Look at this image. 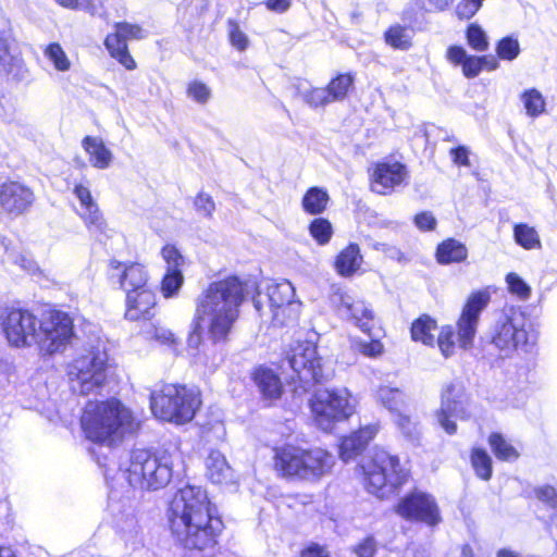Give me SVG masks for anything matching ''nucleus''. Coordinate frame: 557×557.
<instances>
[{"mask_svg":"<svg viewBox=\"0 0 557 557\" xmlns=\"http://www.w3.org/2000/svg\"><path fill=\"white\" fill-rule=\"evenodd\" d=\"M536 498L548 505L554 512L549 518V522L546 525V530L552 537H556L555 529H557V490L548 484L537 486L534 490Z\"/></svg>","mask_w":557,"mask_h":557,"instance_id":"obj_36","label":"nucleus"},{"mask_svg":"<svg viewBox=\"0 0 557 557\" xmlns=\"http://www.w3.org/2000/svg\"><path fill=\"white\" fill-rule=\"evenodd\" d=\"M454 0H416L417 5L425 12H442L450 7Z\"/></svg>","mask_w":557,"mask_h":557,"instance_id":"obj_60","label":"nucleus"},{"mask_svg":"<svg viewBox=\"0 0 557 557\" xmlns=\"http://www.w3.org/2000/svg\"><path fill=\"white\" fill-rule=\"evenodd\" d=\"M377 397L382 405L388 409L393 417L405 410V394L395 387L381 386L377 391Z\"/></svg>","mask_w":557,"mask_h":557,"instance_id":"obj_37","label":"nucleus"},{"mask_svg":"<svg viewBox=\"0 0 557 557\" xmlns=\"http://www.w3.org/2000/svg\"><path fill=\"white\" fill-rule=\"evenodd\" d=\"M302 459L300 479L307 481L319 480L329 473L334 465L333 455L322 448L305 449Z\"/></svg>","mask_w":557,"mask_h":557,"instance_id":"obj_22","label":"nucleus"},{"mask_svg":"<svg viewBox=\"0 0 557 557\" xmlns=\"http://www.w3.org/2000/svg\"><path fill=\"white\" fill-rule=\"evenodd\" d=\"M73 349L79 354L72 361V376H76L79 394H98L107 381L108 356L99 326L78 314L72 315ZM72 389H76L73 384Z\"/></svg>","mask_w":557,"mask_h":557,"instance_id":"obj_4","label":"nucleus"},{"mask_svg":"<svg viewBox=\"0 0 557 557\" xmlns=\"http://www.w3.org/2000/svg\"><path fill=\"white\" fill-rule=\"evenodd\" d=\"M331 301L337 307L339 313L352 321L363 333H370L374 313L363 300L355 299L346 292L337 290L332 295Z\"/></svg>","mask_w":557,"mask_h":557,"instance_id":"obj_16","label":"nucleus"},{"mask_svg":"<svg viewBox=\"0 0 557 557\" xmlns=\"http://www.w3.org/2000/svg\"><path fill=\"white\" fill-rule=\"evenodd\" d=\"M110 277H117L121 287L128 295V290L134 293L139 289L147 288L148 275L145 268L140 263L123 264L120 261L112 260L110 262Z\"/></svg>","mask_w":557,"mask_h":557,"instance_id":"obj_19","label":"nucleus"},{"mask_svg":"<svg viewBox=\"0 0 557 557\" xmlns=\"http://www.w3.org/2000/svg\"><path fill=\"white\" fill-rule=\"evenodd\" d=\"M414 224L421 231H432L436 226V219L431 212L424 211L414 216Z\"/></svg>","mask_w":557,"mask_h":557,"instance_id":"obj_62","label":"nucleus"},{"mask_svg":"<svg viewBox=\"0 0 557 557\" xmlns=\"http://www.w3.org/2000/svg\"><path fill=\"white\" fill-rule=\"evenodd\" d=\"M33 201V191L20 183L10 182L0 188V206L10 214L23 213Z\"/></svg>","mask_w":557,"mask_h":557,"instance_id":"obj_20","label":"nucleus"},{"mask_svg":"<svg viewBox=\"0 0 557 557\" xmlns=\"http://www.w3.org/2000/svg\"><path fill=\"white\" fill-rule=\"evenodd\" d=\"M385 42L398 50H408L411 47V37L406 27L396 24L388 27L384 33Z\"/></svg>","mask_w":557,"mask_h":557,"instance_id":"obj_42","label":"nucleus"},{"mask_svg":"<svg viewBox=\"0 0 557 557\" xmlns=\"http://www.w3.org/2000/svg\"><path fill=\"white\" fill-rule=\"evenodd\" d=\"M170 530L190 550H206L218 543L224 524L201 486L187 484L174 495L168 509Z\"/></svg>","mask_w":557,"mask_h":557,"instance_id":"obj_1","label":"nucleus"},{"mask_svg":"<svg viewBox=\"0 0 557 557\" xmlns=\"http://www.w3.org/2000/svg\"><path fill=\"white\" fill-rule=\"evenodd\" d=\"M20 66L21 60L11 54L7 40L0 37V74H13Z\"/></svg>","mask_w":557,"mask_h":557,"instance_id":"obj_49","label":"nucleus"},{"mask_svg":"<svg viewBox=\"0 0 557 557\" xmlns=\"http://www.w3.org/2000/svg\"><path fill=\"white\" fill-rule=\"evenodd\" d=\"M354 84V76L350 74H338L326 86L332 102L342 101L346 98L348 90Z\"/></svg>","mask_w":557,"mask_h":557,"instance_id":"obj_43","label":"nucleus"},{"mask_svg":"<svg viewBox=\"0 0 557 557\" xmlns=\"http://www.w3.org/2000/svg\"><path fill=\"white\" fill-rule=\"evenodd\" d=\"M513 238L519 246L527 250L541 247V240L536 230L527 223L515 224Z\"/></svg>","mask_w":557,"mask_h":557,"instance_id":"obj_40","label":"nucleus"},{"mask_svg":"<svg viewBox=\"0 0 557 557\" xmlns=\"http://www.w3.org/2000/svg\"><path fill=\"white\" fill-rule=\"evenodd\" d=\"M248 295V285L236 275L214 281L198 296L194 334L199 337L202 323L214 342L225 341L239 317V308Z\"/></svg>","mask_w":557,"mask_h":557,"instance_id":"obj_3","label":"nucleus"},{"mask_svg":"<svg viewBox=\"0 0 557 557\" xmlns=\"http://www.w3.org/2000/svg\"><path fill=\"white\" fill-rule=\"evenodd\" d=\"M520 99L528 116L535 119L545 112L546 100L542 92L536 88L525 89L521 94Z\"/></svg>","mask_w":557,"mask_h":557,"instance_id":"obj_39","label":"nucleus"},{"mask_svg":"<svg viewBox=\"0 0 557 557\" xmlns=\"http://www.w3.org/2000/svg\"><path fill=\"white\" fill-rule=\"evenodd\" d=\"M407 175L406 166L399 162H380L372 173L371 189L380 195L391 193Z\"/></svg>","mask_w":557,"mask_h":557,"instance_id":"obj_18","label":"nucleus"},{"mask_svg":"<svg viewBox=\"0 0 557 557\" xmlns=\"http://www.w3.org/2000/svg\"><path fill=\"white\" fill-rule=\"evenodd\" d=\"M154 305L156 295L149 287L139 289L136 293L128 290V295H126L125 318L131 321L149 319L152 315L151 310Z\"/></svg>","mask_w":557,"mask_h":557,"instance_id":"obj_24","label":"nucleus"},{"mask_svg":"<svg viewBox=\"0 0 557 557\" xmlns=\"http://www.w3.org/2000/svg\"><path fill=\"white\" fill-rule=\"evenodd\" d=\"M309 406L315 424L325 432L331 431L335 423L347 420L355 411L347 388L318 389L311 396Z\"/></svg>","mask_w":557,"mask_h":557,"instance_id":"obj_10","label":"nucleus"},{"mask_svg":"<svg viewBox=\"0 0 557 557\" xmlns=\"http://www.w3.org/2000/svg\"><path fill=\"white\" fill-rule=\"evenodd\" d=\"M471 466L476 474L483 481H488L493 474L492 458L483 448L475 447L471 450Z\"/></svg>","mask_w":557,"mask_h":557,"instance_id":"obj_41","label":"nucleus"},{"mask_svg":"<svg viewBox=\"0 0 557 557\" xmlns=\"http://www.w3.org/2000/svg\"><path fill=\"white\" fill-rule=\"evenodd\" d=\"M187 96L199 104H206L211 98V89L200 81H193L187 86Z\"/></svg>","mask_w":557,"mask_h":557,"instance_id":"obj_53","label":"nucleus"},{"mask_svg":"<svg viewBox=\"0 0 557 557\" xmlns=\"http://www.w3.org/2000/svg\"><path fill=\"white\" fill-rule=\"evenodd\" d=\"M330 201L327 191L318 186H313L307 189L302 199L301 206L306 213L311 215H318L324 212Z\"/></svg>","mask_w":557,"mask_h":557,"instance_id":"obj_33","label":"nucleus"},{"mask_svg":"<svg viewBox=\"0 0 557 557\" xmlns=\"http://www.w3.org/2000/svg\"><path fill=\"white\" fill-rule=\"evenodd\" d=\"M201 404L199 393L180 384H163L150 394L151 411L158 419L184 424L196 414Z\"/></svg>","mask_w":557,"mask_h":557,"instance_id":"obj_8","label":"nucleus"},{"mask_svg":"<svg viewBox=\"0 0 557 557\" xmlns=\"http://www.w3.org/2000/svg\"><path fill=\"white\" fill-rule=\"evenodd\" d=\"M487 442L492 453L500 461L512 462L520 456L518 449L499 432H492Z\"/></svg>","mask_w":557,"mask_h":557,"instance_id":"obj_34","label":"nucleus"},{"mask_svg":"<svg viewBox=\"0 0 557 557\" xmlns=\"http://www.w3.org/2000/svg\"><path fill=\"white\" fill-rule=\"evenodd\" d=\"M496 53L500 60L512 61L520 53V44L513 36H506L498 40Z\"/></svg>","mask_w":557,"mask_h":557,"instance_id":"obj_47","label":"nucleus"},{"mask_svg":"<svg viewBox=\"0 0 557 557\" xmlns=\"http://www.w3.org/2000/svg\"><path fill=\"white\" fill-rule=\"evenodd\" d=\"M82 147L89 157L90 164L99 170L108 169L113 161L112 151L104 145L102 138L97 136H85Z\"/></svg>","mask_w":557,"mask_h":557,"instance_id":"obj_27","label":"nucleus"},{"mask_svg":"<svg viewBox=\"0 0 557 557\" xmlns=\"http://www.w3.org/2000/svg\"><path fill=\"white\" fill-rule=\"evenodd\" d=\"M396 512L404 519L424 522L430 527L442 521L435 498L428 493L413 491L399 499Z\"/></svg>","mask_w":557,"mask_h":557,"instance_id":"obj_14","label":"nucleus"},{"mask_svg":"<svg viewBox=\"0 0 557 557\" xmlns=\"http://www.w3.org/2000/svg\"><path fill=\"white\" fill-rule=\"evenodd\" d=\"M537 341L534 323L521 307L507 306L496 320L491 343L503 357H510L517 350L529 351Z\"/></svg>","mask_w":557,"mask_h":557,"instance_id":"obj_7","label":"nucleus"},{"mask_svg":"<svg viewBox=\"0 0 557 557\" xmlns=\"http://www.w3.org/2000/svg\"><path fill=\"white\" fill-rule=\"evenodd\" d=\"M394 421L398 430L408 441L413 443L419 440V424L416 420L406 413V410L398 412V414L394 417Z\"/></svg>","mask_w":557,"mask_h":557,"instance_id":"obj_45","label":"nucleus"},{"mask_svg":"<svg viewBox=\"0 0 557 557\" xmlns=\"http://www.w3.org/2000/svg\"><path fill=\"white\" fill-rule=\"evenodd\" d=\"M354 552L357 557H374L376 553V541L374 536H366L354 547Z\"/></svg>","mask_w":557,"mask_h":557,"instance_id":"obj_58","label":"nucleus"},{"mask_svg":"<svg viewBox=\"0 0 557 557\" xmlns=\"http://www.w3.org/2000/svg\"><path fill=\"white\" fill-rule=\"evenodd\" d=\"M359 350L367 357H377L383 352V345L380 341L362 342L359 344Z\"/></svg>","mask_w":557,"mask_h":557,"instance_id":"obj_63","label":"nucleus"},{"mask_svg":"<svg viewBox=\"0 0 557 557\" xmlns=\"http://www.w3.org/2000/svg\"><path fill=\"white\" fill-rule=\"evenodd\" d=\"M481 5L475 0H462L456 8V14L461 20H469L479 11Z\"/></svg>","mask_w":557,"mask_h":557,"instance_id":"obj_59","label":"nucleus"},{"mask_svg":"<svg viewBox=\"0 0 557 557\" xmlns=\"http://www.w3.org/2000/svg\"><path fill=\"white\" fill-rule=\"evenodd\" d=\"M184 276L181 269L168 268L161 282V292L165 298L173 297L181 289Z\"/></svg>","mask_w":557,"mask_h":557,"instance_id":"obj_44","label":"nucleus"},{"mask_svg":"<svg viewBox=\"0 0 557 557\" xmlns=\"http://www.w3.org/2000/svg\"><path fill=\"white\" fill-rule=\"evenodd\" d=\"M207 475L214 484L234 482V473L226 458L219 450H211L206 460Z\"/></svg>","mask_w":557,"mask_h":557,"instance_id":"obj_28","label":"nucleus"},{"mask_svg":"<svg viewBox=\"0 0 557 557\" xmlns=\"http://www.w3.org/2000/svg\"><path fill=\"white\" fill-rule=\"evenodd\" d=\"M437 327L436 321L428 314H422L416 319L410 329L411 338L414 342H421L426 346H434L435 337L433 331Z\"/></svg>","mask_w":557,"mask_h":557,"instance_id":"obj_35","label":"nucleus"},{"mask_svg":"<svg viewBox=\"0 0 557 557\" xmlns=\"http://www.w3.org/2000/svg\"><path fill=\"white\" fill-rule=\"evenodd\" d=\"M491 302L488 288L472 292L462 307L457 321V339L462 349H469L473 345L481 313Z\"/></svg>","mask_w":557,"mask_h":557,"instance_id":"obj_13","label":"nucleus"},{"mask_svg":"<svg viewBox=\"0 0 557 557\" xmlns=\"http://www.w3.org/2000/svg\"><path fill=\"white\" fill-rule=\"evenodd\" d=\"M447 59L456 65H461L462 73L467 78L476 77L482 71V62L484 61V58L469 55L461 46H450L447 49Z\"/></svg>","mask_w":557,"mask_h":557,"instance_id":"obj_30","label":"nucleus"},{"mask_svg":"<svg viewBox=\"0 0 557 557\" xmlns=\"http://www.w3.org/2000/svg\"><path fill=\"white\" fill-rule=\"evenodd\" d=\"M282 367H287L294 372L292 380L298 381L304 389L320 383L323 379L321 358L318 356L315 344L311 341H297L290 345L282 360Z\"/></svg>","mask_w":557,"mask_h":557,"instance_id":"obj_11","label":"nucleus"},{"mask_svg":"<svg viewBox=\"0 0 557 557\" xmlns=\"http://www.w3.org/2000/svg\"><path fill=\"white\" fill-rule=\"evenodd\" d=\"M161 253L164 261L168 263V268L180 269L183 258L176 247L166 245L162 248Z\"/></svg>","mask_w":557,"mask_h":557,"instance_id":"obj_61","label":"nucleus"},{"mask_svg":"<svg viewBox=\"0 0 557 557\" xmlns=\"http://www.w3.org/2000/svg\"><path fill=\"white\" fill-rule=\"evenodd\" d=\"M45 57L54 65L58 71H66L69 69L67 57L59 44H50L44 50Z\"/></svg>","mask_w":557,"mask_h":557,"instance_id":"obj_51","label":"nucleus"},{"mask_svg":"<svg viewBox=\"0 0 557 557\" xmlns=\"http://www.w3.org/2000/svg\"><path fill=\"white\" fill-rule=\"evenodd\" d=\"M376 432V426L369 424L344 437L339 445L341 458L347 462L361 454Z\"/></svg>","mask_w":557,"mask_h":557,"instance_id":"obj_26","label":"nucleus"},{"mask_svg":"<svg viewBox=\"0 0 557 557\" xmlns=\"http://www.w3.org/2000/svg\"><path fill=\"white\" fill-rule=\"evenodd\" d=\"M73 194L79 202L76 212L84 221L88 231L91 234L103 233L106 228V222L97 202L91 195L89 185H84L83 183L76 184L73 189Z\"/></svg>","mask_w":557,"mask_h":557,"instance_id":"obj_17","label":"nucleus"},{"mask_svg":"<svg viewBox=\"0 0 557 557\" xmlns=\"http://www.w3.org/2000/svg\"><path fill=\"white\" fill-rule=\"evenodd\" d=\"M362 263V256L357 244H349L339 251L334 261V268L338 275L343 277L352 276Z\"/></svg>","mask_w":557,"mask_h":557,"instance_id":"obj_29","label":"nucleus"},{"mask_svg":"<svg viewBox=\"0 0 557 557\" xmlns=\"http://www.w3.org/2000/svg\"><path fill=\"white\" fill-rule=\"evenodd\" d=\"M468 397L460 384L449 383L442 392V403L436 417L441 428L449 435L457 432L456 420L468 418Z\"/></svg>","mask_w":557,"mask_h":557,"instance_id":"obj_15","label":"nucleus"},{"mask_svg":"<svg viewBox=\"0 0 557 557\" xmlns=\"http://www.w3.org/2000/svg\"><path fill=\"white\" fill-rule=\"evenodd\" d=\"M364 486L377 498H388L396 494L408 479V471L399 463V458L381 449L362 465Z\"/></svg>","mask_w":557,"mask_h":557,"instance_id":"obj_9","label":"nucleus"},{"mask_svg":"<svg viewBox=\"0 0 557 557\" xmlns=\"http://www.w3.org/2000/svg\"><path fill=\"white\" fill-rule=\"evenodd\" d=\"M297 94L310 108L315 109L332 102L330 92L325 88H313L307 83H300L297 86Z\"/></svg>","mask_w":557,"mask_h":557,"instance_id":"obj_38","label":"nucleus"},{"mask_svg":"<svg viewBox=\"0 0 557 557\" xmlns=\"http://www.w3.org/2000/svg\"><path fill=\"white\" fill-rule=\"evenodd\" d=\"M119 35H122L125 40H140L148 36V32L138 24L128 22H120L115 24Z\"/></svg>","mask_w":557,"mask_h":557,"instance_id":"obj_54","label":"nucleus"},{"mask_svg":"<svg viewBox=\"0 0 557 557\" xmlns=\"http://www.w3.org/2000/svg\"><path fill=\"white\" fill-rule=\"evenodd\" d=\"M0 325L8 344L15 348L37 345L44 355L62 354L70 344V315L46 310L40 320L29 310L8 309L0 315Z\"/></svg>","mask_w":557,"mask_h":557,"instance_id":"obj_2","label":"nucleus"},{"mask_svg":"<svg viewBox=\"0 0 557 557\" xmlns=\"http://www.w3.org/2000/svg\"><path fill=\"white\" fill-rule=\"evenodd\" d=\"M251 380L264 400H276L283 394L282 381L271 368L264 366L255 368Z\"/></svg>","mask_w":557,"mask_h":557,"instance_id":"obj_25","label":"nucleus"},{"mask_svg":"<svg viewBox=\"0 0 557 557\" xmlns=\"http://www.w3.org/2000/svg\"><path fill=\"white\" fill-rule=\"evenodd\" d=\"M197 212L206 218H210L215 209L212 197L206 193H199L194 201Z\"/></svg>","mask_w":557,"mask_h":557,"instance_id":"obj_57","label":"nucleus"},{"mask_svg":"<svg viewBox=\"0 0 557 557\" xmlns=\"http://www.w3.org/2000/svg\"><path fill=\"white\" fill-rule=\"evenodd\" d=\"M455 338L456 331L451 325H445L441 329L437 337V345L445 358H448L454 354L456 344Z\"/></svg>","mask_w":557,"mask_h":557,"instance_id":"obj_52","label":"nucleus"},{"mask_svg":"<svg viewBox=\"0 0 557 557\" xmlns=\"http://www.w3.org/2000/svg\"><path fill=\"white\" fill-rule=\"evenodd\" d=\"M309 233L319 245H326L333 235V226L327 219L317 218L310 223Z\"/></svg>","mask_w":557,"mask_h":557,"instance_id":"obj_46","label":"nucleus"},{"mask_svg":"<svg viewBox=\"0 0 557 557\" xmlns=\"http://www.w3.org/2000/svg\"><path fill=\"white\" fill-rule=\"evenodd\" d=\"M268 296L275 320H280V315H284L286 311H295L298 307L294 301L295 288L288 281L270 285Z\"/></svg>","mask_w":557,"mask_h":557,"instance_id":"obj_23","label":"nucleus"},{"mask_svg":"<svg viewBox=\"0 0 557 557\" xmlns=\"http://www.w3.org/2000/svg\"><path fill=\"white\" fill-rule=\"evenodd\" d=\"M98 463L104 469L103 475L108 485H110L108 510L113 516L115 527L122 533L126 544L129 543L135 549L141 544V540L138 536L137 521L133 513L132 506L126 504L129 503V499H121L117 491L113 486L116 476H120L116 474L117 468L115 467V460L110 459L109 463H101V461L98 460Z\"/></svg>","mask_w":557,"mask_h":557,"instance_id":"obj_12","label":"nucleus"},{"mask_svg":"<svg viewBox=\"0 0 557 557\" xmlns=\"http://www.w3.org/2000/svg\"><path fill=\"white\" fill-rule=\"evenodd\" d=\"M450 156L453 158L454 163L462 166L470 165L469 161V150L466 146H458L450 150Z\"/></svg>","mask_w":557,"mask_h":557,"instance_id":"obj_64","label":"nucleus"},{"mask_svg":"<svg viewBox=\"0 0 557 557\" xmlns=\"http://www.w3.org/2000/svg\"><path fill=\"white\" fill-rule=\"evenodd\" d=\"M468 45L478 52H484L488 48V40L484 29L478 24H471L466 32Z\"/></svg>","mask_w":557,"mask_h":557,"instance_id":"obj_48","label":"nucleus"},{"mask_svg":"<svg viewBox=\"0 0 557 557\" xmlns=\"http://www.w3.org/2000/svg\"><path fill=\"white\" fill-rule=\"evenodd\" d=\"M305 448L283 445L274 448V468L284 478H298L302 471Z\"/></svg>","mask_w":557,"mask_h":557,"instance_id":"obj_21","label":"nucleus"},{"mask_svg":"<svg viewBox=\"0 0 557 557\" xmlns=\"http://www.w3.org/2000/svg\"><path fill=\"white\" fill-rule=\"evenodd\" d=\"M227 26L231 45L239 51L246 50L249 40L247 35L240 29L238 23L234 20H228Z\"/></svg>","mask_w":557,"mask_h":557,"instance_id":"obj_55","label":"nucleus"},{"mask_svg":"<svg viewBox=\"0 0 557 557\" xmlns=\"http://www.w3.org/2000/svg\"><path fill=\"white\" fill-rule=\"evenodd\" d=\"M506 283L510 294L516 295L521 300H527L531 295V287L527 282L515 272L506 275Z\"/></svg>","mask_w":557,"mask_h":557,"instance_id":"obj_50","label":"nucleus"},{"mask_svg":"<svg viewBox=\"0 0 557 557\" xmlns=\"http://www.w3.org/2000/svg\"><path fill=\"white\" fill-rule=\"evenodd\" d=\"M85 436L111 445L133 430L132 412L120 400L88 401L81 418Z\"/></svg>","mask_w":557,"mask_h":557,"instance_id":"obj_6","label":"nucleus"},{"mask_svg":"<svg viewBox=\"0 0 557 557\" xmlns=\"http://www.w3.org/2000/svg\"><path fill=\"white\" fill-rule=\"evenodd\" d=\"M183 466L177 448H137L115 461L116 474L133 488L159 491L170 484Z\"/></svg>","mask_w":557,"mask_h":557,"instance_id":"obj_5","label":"nucleus"},{"mask_svg":"<svg viewBox=\"0 0 557 557\" xmlns=\"http://www.w3.org/2000/svg\"><path fill=\"white\" fill-rule=\"evenodd\" d=\"M104 46L110 55L119 61L126 70H134L136 62L129 54L126 40L122 35H119L117 29L114 34H109L104 39Z\"/></svg>","mask_w":557,"mask_h":557,"instance_id":"obj_32","label":"nucleus"},{"mask_svg":"<svg viewBox=\"0 0 557 557\" xmlns=\"http://www.w3.org/2000/svg\"><path fill=\"white\" fill-rule=\"evenodd\" d=\"M83 9L91 15L107 17L108 13L103 8L102 0H72V9Z\"/></svg>","mask_w":557,"mask_h":557,"instance_id":"obj_56","label":"nucleus"},{"mask_svg":"<svg viewBox=\"0 0 557 557\" xmlns=\"http://www.w3.org/2000/svg\"><path fill=\"white\" fill-rule=\"evenodd\" d=\"M435 256L440 264L459 263L467 259L468 249L461 242L447 238L437 245Z\"/></svg>","mask_w":557,"mask_h":557,"instance_id":"obj_31","label":"nucleus"}]
</instances>
